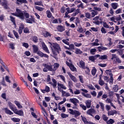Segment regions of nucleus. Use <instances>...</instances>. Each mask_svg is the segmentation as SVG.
Segmentation results:
<instances>
[{
	"label": "nucleus",
	"mask_w": 124,
	"mask_h": 124,
	"mask_svg": "<svg viewBox=\"0 0 124 124\" xmlns=\"http://www.w3.org/2000/svg\"><path fill=\"white\" fill-rule=\"evenodd\" d=\"M16 12L15 13H13L12 15L18 17L21 20H25V17L26 23L28 24H33V23H34V17L32 16H30L29 13L27 12L24 13L19 9H16Z\"/></svg>",
	"instance_id": "f257e3e1"
},
{
	"label": "nucleus",
	"mask_w": 124,
	"mask_h": 124,
	"mask_svg": "<svg viewBox=\"0 0 124 124\" xmlns=\"http://www.w3.org/2000/svg\"><path fill=\"white\" fill-rule=\"evenodd\" d=\"M48 44L50 45V47L51 48L52 53L55 56H57V52L59 53L60 51H61V46H60L58 44L48 42Z\"/></svg>",
	"instance_id": "f03ea898"
},
{
	"label": "nucleus",
	"mask_w": 124,
	"mask_h": 124,
	"mask_svg": "<svg viewBox=\"0 0 124 124\" xmlns=\"http://www.w3.org/2000/svg\"><path fill=\"white\" fill-rule=\"evenodd\" d=\"M75 10V8H70L68 7L67 8H65V7H63L61 8V13H64L65 11L66 12L65 13V16H64V18H68L69 17V16H68V14L69 13H72V12H74V11Z\"/></svg>",
	"instance_id": "7ed1b4c3"
},
{
	"label": "nucleus",
	"mask_w": 124,
	"mask_h": 124,
	"mask_svg": "<svg viewBox=\"0 0 124 124\" xmlns=\"http://www.w3.org/2000/svg\"><path fill=\"white\" fill-rule=\"evenodd\" d=\"M43 66L44 67L43 69L44 72H48V70L49 71H54V69H53V66L52 65L43 63Z\"/></svg>",
	"instance_id": "20e7f679"
},
{
	"label": "nucleus",
	"mask_w": 124,
	"mask_h": 124,
	"mask_svg": "<svg viewBox=\"0 0 124 124\" xmlns=\"http://www.w3.org/2000/svg\"><path fill=\"white\" fill-rule=\"evenodd\" d=\"M69 113L71 115H74L75 116V117H78V116H80L81 115V113H80V111L75 110H74L72 109H69Z\"/></svg>",
	"instance_id": "39448f33"
},
{
	"label": "nucleus",
	"mask_w": 124,
	"mask_h": 124,
	"mask_svg": "<svg viewBox=\"0 0 124 124\" xmlns=\"http://www.w3.org/2000/svg\"><path fill=\"white\" fill-rule=\"evenodd\" d=\"M13 111L15 114L18 115V116H24V111H23V110H18L17 108H15V109Z\"/></svg>",
	"instance_id": "423d86ee"
},
{
	"label": "nucleus",
	"mask_w": 124,
	"mask_h": 124,
	"mask_svg": "<svg viewBox=\"0 0 124 124\" xmlns=\"http://www.w3.org/2000/svg\"><path fill=\"white\" fill-rule=\"evenodd\" d=\"M36 54L38 55V56H39L40 57H41V58L44 57V58H46V59H48L49 58V56H48V55L46 54H44L43 53V52L39 50L38 51V52L36 53Z\"/></svg>",
	"instance_id": "0eeeda50"
},
{
	"label": "nucleus",
	"mask_w": 124,
	"mask_h": 124,
	"mask_svg": "<svg viewBox=\"0 0 124 124\" xmlns=\"http://www.w3.org/2000/svg\"><path fill=\"white\" fill-rule=\"evenodd\" d=\"M70 102H71V103H73L75 106H78V105L77 104V103H78L79 100L77 98H70Z\"/></svg>",
	"instance_id": "6e6552de"
},
{
	"label": "nucleus",
	"mask_w": 124,
	"mask_h": 124,
	"mask_svg": "<svg viewBox=\"0 0 124 124\" xmlns=\"http://www.w3.org/2000/svg\"><path fill=\"white\" fill-rule=\"evenodd\" d=\"M42 48L44 50V51H45L46 53H47V54H50V51H49V49H48V47H47V46L45 44V43L44 42H41Z\"/></svg>",
	"instance_id": "1a4fd4ad"
},
{
	"label": "nucleus",
	"mask_w": 124,
	"mask_h": 124,
	"mask_svg": "<svg viewBox=\"0 0 124 124\" xmlns=\"http://www.w3.org/2000/svg\"><path fill=\"white\" fill-rule=\"evenodd\" d=\"M2 110L5 111V113L7 114V115H13V112H12L11 110H10L8 108H2Z\"/></svg>",
	"instance_id": "9d476101"
},
{
	"label": "nucleus",
	"mask_w": 124,
	"mask_h": 124,
	"mask_svg": "<svg viewBox=\"0 0 124 124\" xmlns=\"http://www.w3.org/2000/svg\"><path fill=\"white\" fill-rule=\"evenodd\" d=\"M78 65L80 68H85V65H86V63L83 61H79V63H78Z\"/></svg>",
	"instance_id": "9b49d317"
},
{
	"label": "nucleus",
	"mask_w": 124,
	"mask_h": 124,
	"mask_svg": "<svg viewBox=\"0 0 124 124\" xmlns=\"http://www.w3.org/2000/svg\"><path fill=\"white\" fill-rule=\"evenodd\" d=\"M8 106H9L10 109L12 110V111H14V110L15 109V105H14L12 103H11L10 101L8 102Z\"/></svg>",
	"instance_id": "f8f14e48"
},
{
	"label": "nucleus",
	"mask_w": 124,
	"mask_h": 124,
	"mask_svg": "<svg viewBox=\"0 0 124 124\" xmlns=\"http://www.w3.org/2000/svg\"><path fill=\"white\" fill-rule=\"evenodd\" d=\"M57 29L58 31H59L60 32H62V31H65V28L64 26L62 25L58 26Z\"/></svg>",
	"instance_id": "ddd939ff"
},
{
	"label": "nucleus",
	"mask_w": 124,
	"mask_h": 124,
	"mask_svg": "<svg viewBox=\"0 0 124 124\" xmlns=\"http://www.w3.org/2000/svg\"><path fill=\"white\" fill-rule=\"evenodd\" d=\"M86 113L87 115H90V116H93V114H94V113H95V109L93 108H90L87 111Z\"/></svg>",
	"instance_id": "4468645a"
},
{
	"label": "nucleus",
	"mask_w": 124,
	"mask_h": 124,
	"mask_svg": "<svg viewBox=\"0 0 124 124\" xmlns=\"http://www.w3.org/2000/svg\"><path fill=\"white\" fill-rule=\"evenodd\" d=\"M68 74L71 80L73 81L75 83H77V78H76V77H74V76L72 75L71 73H68Z\"/></svg>",
	"instance_id": "2eb2a0df"
},
{
	"label": "nucleus",
	"mask_w": 124,
	"mask_h": 124,
	"mask_svg": "<svg viewBox=\"0 0 124 124\" xmlns=\"http://www.w3.org/2000/svg\"><path fill=\"white\" fill-rule=\"evenodd\" d=\"M0 4L2 5V6H3L4 8L5 9H7L8 8V6H7V1L5 0L3 2H1L0 3Z\"/></svg>",
	"instance_id": "dca6fc26"
},
{
	"label": "nucleus",
	"mask_w": 124,
	"mask_h": 124,
	"mask_svg": "<svg viewBox=\"0 0 124 124\" xmlns=\"http://www.w3.org/2000/svg\"><path fill=\"white\" fill-rule=\"evenodd\" d=\"M118 112L116 110H112L108 111V116H114V115H116Z\"/></svg>",
	"instance_id": "f3484780"
},
{
	"label": "nucleus",
	"mask_w": 124,
	"mask_h": 124,
	"mask_svg": "<svg viewBox=\"0 0 124 124\" xmlns=\"http://www.w3.org/2000/svg\"><path fill=\"white\" fill-rule=\"evenodd\" d=\"M87 30L86 29H83L82 27H78L77 31L79 32V33H83V32H86Z\"/></svg>",
	"instance_id": "a211bd4d"
},
{
	"label": "nucleus",
	"mask_w": 124,
	"mask_h": 124,
	"mask_svg": "<svg viewBox=\"0 0 124 124\" xmlns=\"http://www.w3.org/2000/svg\"><path fill=\"white\" fill-rule=\"evenodd\" d=\"M85 103L86 105L87 108H90L92 106V100H86Z\"/></svg>",
	"instance_id": "6ab92c4d"
},
{
	"label": "nucleus",
	"mask_w": 124,
	"mask_h": 124,
	"mask_svg": "<svg viewBox=\"0 0 124 124\" xmlns=\"http://www.w3.org/2000/svg\"><path fill=\"white\" fill-rule=\"evenodd\" d=\"M52 81L53 83H52V82H49V84H50V85H52V86H53L54 88H56L57 85V80H56V79H55L54 78H52Z\"/></svg>",
	"instance_id": "aec40b11"
},
{
	"label": "nucleus",
	"mask_w": 124,
	"mask_h": 124,
	"mask_svg": "<svg viewBox=\"0 0 124 124\" xmlns=\"http://www.w3.org/2000/svg\"><path fill=\"white\" fill-rule=\"evenodd\" d=\"M24 24L23 23H21L18 29V33L19 34H21L22 32H23V30H24Z\"/></svg>",
	"instance_id": "412c9836"
},
{
	"label": "nucleus",
	"mask_w": 124,
	"mask_h": 124,
	"mask_svg": "<svg viewBox=\"0 0 124 124\" xmlns=\"http://www.w3.org/2000/svg\"><path fill=\"white\" fill-rule=\"evenodd\" d=\"M14 102L15 104H16V105L17 106V108H18V109H22V108H23V106H22V105H21L20 102L18 101H15Z\"/></svg>",
	"instance_id": "4be33fe9"
},
{
	"label": "nucleus",
	"mask_w": 124,
	"mask_h": 124,
	"mask_svg": "<svg viewBox=\"0 0 124 124\" xmlns=\"http://www.w3.org/2000/svg\"><path fill=\"white\" fill-rule=\"evenodd\" d=\"M74 11L75 13H73L71 15V16H73V17L76 16V15L79 14V13H81V12H80V9H77V10H75Z\"/></svg>",
	"instance_id": "5701e85b"
},
{
	"label": "nucleus",
	"mask_w": 124,
	"mask_h": 124,
	"mask_svg": "<svg viewBox=\"0 0 124 124\" xmlns=\"http://www.w3.org/2000/svg\"><path fill=\"white\" fill-rule=\"evenodd\" d=\"M122 63V60L117 57L116 60H113V64H116V63Z\"/></svg>",
	"instance_id": "b1692460"
},
{
	"label": "nucleus",
	"mask_w": 124,
	"mask_h": 124,
	"mask_svg": "<svg viewBox=\"0 0 124 124\" xmlns=\"http://www.w3.org/2000/svg\"><path fill=\"white\" fill-rule=\"evenodd\" d=\"M98 49L99 52H102V51H106L108 48L104 46H98Z\"/></svg>",
	"instance_id": "393cba45"
},
{
	"label": "nucleus",
	"mask_w": 124,
	"mask_h": 124,
	"mask_svg": "<svg viewBox=\"0 0 124 124\" xmlns=\"http://www.w3.org/2000/svg\"><path fill=\"white\" fill-rule=\"evenodd\" d=\"M92 11L91 13V16H92V17L93 18V17H94V16L97 15V14H98V12L94 10H93Z\"/></svg>",
	"instance_id": "a878e982"
},
{
	"label": "nucleus",
	"mask_w": 124,
	"mask_h": 124,
	"mask_svg": "<svg viewBox=\"0 0 124 124\" xmlns=\"http://www.w3.org/2000/svg\"><path fill=\"white\" fill-rule=\"evenodd\" d=\"M42 92L43 93H45V92L46 93H49V92H50V87H49V86H46L45 90H42Z\"/></svg>",
	"instance_id": "bb28decb"
},
{
	"label": "nucleus",
	"mask_w": 124,
	"mask_h": 124,
	"mask_svg": "<svg viewBox=\"0 0 124 124\" xmlns=\"http://www.w3.org/2000/svg\"><path fill=\"white\" fill-rule=\"evenodd\" d=\"M111 5L113 9H117L119 6V4L117 3H112Z\"/></svg>",
	"instance_id": "cd10ccee"
},
{
	"label": "nucleus",
	"mask_w": 124,
	"mask_h": 124,
	"mask_svg": "<svg viewBox=\"0 0 124 124\" xmlns=\"http://www.w3.org/2000/svg\"><path fill=\"white\" fill-rule=\"evenodd\" d=\"M69 68H70V69H71V71H73V72L77 71V69L72 64L69 65Z\"/></svg>",
	"instance_id": "c85d7f7f"
},
{
	"label": "nucleus",
	"mask_w": 124,
	"mask_h": 124,
	"mask_svg": "<svg viewBox=\"0 0 124 124\" xmlns=\"http://www.w3.org/2000/svg\"><path fill=\"white\" fill-rule=\"evenodd\" d=\"M83 69H84L86 74H87L88 75L90 74V72H91V71L90 70V68L89 67L86 66L84 68H83Z\"/></svg>",
	"instance_id": "c756f323"
},
{
	"label": "nucleus",
	"mask_w": 124,
	"mask_h": 124,
	"mask_svg": "<svg viewBox=\"0 0 124 124\" xmlns=\"http://www.w3.org/2000/svg\"><path fill=\"white\" fill-rule=\"evenodd\" d=\"M33 50L34 53H35V54H36L37 52L39 51L38 50V47H37L35 45H33Z\"/></svg>",
	"instance_id": "7c9ffc66"
},
{
	"label": "nucleus",
	"mask_w": 124,
	"mask_h": 124,
	"mask_svg": "<svg viewBox=\"0 0 124 124\" xmlns=\"http://www.w3.org/2000/svg\"><path fill=\"white\" fill-rule=\"evenodd\" d=\"M112 90L115 93H118V91H119V86H118V85H114Z\"/></svg>",
	"instance_id": "2f4dec72"
},
{
	"label": "nucleus",
	"mask_w": 124,
	"mask_h": 124,
	"mask_svg": "<svg viewBox=\"0 0 124 124\" xmlns=\"http://www.w3.org/2000/svg\"><path fill=\"white\" fill-rule=\"evenodd\" d=\"M58 87L61 88L63 90H66V87L62 83H58Z\"/></svg>",
	"instance_id": "473e14b6"
},
{
	"label": "nucleus",
	"mask_w": 124,
	"mask_h": 124,
	"mask_svg": "<svg viewBox=\"0 0 124 124\" xmlns=\"http://www.w3.org/2000/svg\"><path fill=\"white\" fill-rule=\"evenodd\" d=\"M46 14L47 18H51V17H52V13H51L50 10H47L46 12Z\"/></svg>",
	"instance_id": "72a5a7b5"
},
{
	"label": "nucleus",
	"mask_w": 124,
	"mask_h": 124,
	"mask_svg": "<svg viewBox=\"0 0 124 124\" xmlns=\"http://www.w3.org/2000/svg\"><path fill=\"white\" fill-rule=\"evenodd\" d=\"M99 60H107V59H108V56L106 55H102L100 57V58H99Z\"/></svg>",
	"instance_id": "f704fd0d"
},
{
	"label": "nucleus",
	"mask_w": 124,
	"mask_h": 124,
	"mask_svg": "<svg viewBox=\"0 0 124 124\" xmlns=\"http://www.w3.org/2000/svg\"><path fill=\"white\" fill-rule=\"evenodd\" d=\"M92 72V75L93 76H94V75H95V74H96V69H95V67H93L92 69V70L91 71Z\"/></svg>",
	"instance_id": "c9c22d12"
},
{
	"label": "nucleus",
	"mask_w": 124,
	"mask_h": 124,
	"mask_svg": "<svg viewBox=\"0 0 124 124\" xmlns=\"http://www.w3.org/2000/svg\"><path fill=\"white\" fill-rule=\"evenodd\" d=\"M63 43H64V44H66V45H69V39H63L62 40Z\"/></svg>",
	"instance_id": "e433bc0d"
},
{
	"label": "nucleus",
	"mask_w": 124,
	"mask_h": 124,
	"mask_svg": "<svg viewBox=\"0 0 124 124\" xmlns=\"http://www.w3.org/2000/svg\"><path fill=\"white\" fill-rule=\"evenodd\" d=\"M83 52L81 50V49L78 48L76 49L75 53L77 54V55H81V54Z\"/></svg>",
	"instance_id": "4c0bfd02"
},
{
	"label": "nucleus",
	"mask_w": 124,
	"mask_h": 124,
	"mask_svg": "<svg viewBox=\"0 0 124 124\" xmlns=\"http://www.w3.org/2000/svg\"><path fill=\"white\" fill-rule=\"evenodd\" d=\"M11 120L13 121V122H15V123H19V122L20 121V119L16 118L15 117L12 118Z\"/></svg>",
	"instance_id": "58836bf2"
},
{
	"label": "nucleus",
	"mask_w": 124,
	"mask_h": 124,
	"mask_svg": "<svg viewBox=\"0 0 124 124\" xmlns=\"http://www.w3.org/2000/svg\"><path fill=\"white\" fill-rule=\"evenodd\" d=\"M59 66H60V64H59V63H54V68L53 69L54 70L53 71L57 70V69H58Z\"/></svg>",
	"instance_id": "ea45409f"
},
{
	"label": "nucleus",
	"mask_w": 124,
	"mask_h": 124,
	"mask_svg": "<svg viewBox=\"0 0 124 124\" xmlns=\"http://www.w3.org/2000/svg\"><path fill=\"white\" fill-rule=\"evenodd\" d=\"M105 84V83L104 82V81H103L102 79H101V78H100V79L99 80V84L100 86H103V85H104Z\"/></svg>",
	"instance_id": "a19ab883"
},
{
	"label": "nucleus",
	"mask_w": 124,
	"mask_h": 124,
	"mask_svg": "<svg viewBox=\"0 0 124 124\" xmlns=\"http://www.w3.org/2000/svg\"><path fill=\"white\" fill-rule=\"evenodd\" d=\"M95 52H96V49L95 48H92L90 50V54L91 55H95Z\"/></svg>",
	"instance_id": "79ce46f5"
},
{
	"label": "nucleus",
	"mask_w": 124,
	"mask_h": 124,
	"mask_svg": "<svg viewBox=\"0 0 124 124\" xmlns=\"http://www.w3.org/2000/svg\"><path fill=\"white\" fill-rule=\"evenodd\" d=\"M35 8L37 9L38 11H43V10H44V8L40 7L37 6H35Z\"/></svg>",
	"instance_id": "37998d69"
},
{
	"label": "nucleus",
	"mask_w": 124,
	"mask_h": 124,
	"mask_svg": "<svg viewBox=\"0 0 124 124\" xmlns=\"http://www.w3.org/2000/svg\"><path fill=\"white\" fill-rule=\"evenodd\" d=\"M106 73H107V74L109 76H112V75H113V74H112V71H111V70H106Z\"/></svg>",
	"instance_id": "c03bdc74"
},
{
	"label": "nucleus",
	"mask_w": 124,
	"mask_h": 124,
	"mask_svg": "<svg viewBox=\"0 0 124 124\" xmlns=\"http://www.w3.org/2000/svg\"><path fill=\"white\" fill-rule=\"evenodd\" d=\"M111 57L112 58H111V60H112L113 62H114V60L115 59L116 60L118 58V56H117V55L115 54H112L111 55Z\"/></svg>",
	"instance_id": "a18cd8bd"
},
{
	"label": "nucleus",
	"mask_w": 124,
	"mask_h": 124,
	"mask_svg": "<svg viewBox=\"0 0 124 124\" xmlns=\"http://www.w3.org/2000/svg\"><path fill=\"white\" fill-rule=\"evenodd\" d=\"M82 121L85 124H88L89 122H87V119L85 117H83L81 116Z\"/></svg>",
	"instance_id": "49530a36"
},
{
	"label": "nucleus",
	"mask_w": 124,
	"mask_h": 124,
	"mask_svg": "<svg viewBox=\"0 0 124 124\" xmlns=\"http://www.w3.org/2000/svg\"><path fill=\"white\" fill-rule=\"evenodd\" d=\"M115 123V121L112 119H110L108 121H107V124H113Z\"/></svg>",
	"instance_id": "de8ad7c7"
},
{
	"label": "nucleus",
	"mask_w": 124,
	"mask_h": 124,
	"mask_svg": "<svg viewBox=\"0 0 124 124\" xmlns=\"http://www.w3.org/2000/svg\"><path fill=\"white\" fill-rule=\"evenodd\" d=\"M23 32H24V33H30V29L28 28H24Z\"/></svg>",
	"instance_id": "09e8293b"
},
{
	"label": "nucleus",
	"mask_w": 124,
	"mask_h": 124,
	"mask_svg": "<svg viewBox=\"0 0 124 124\" xmlns=\"http://www.w3.org/2000/svg\"><path fill=\"white\" fill-rule=\"evenodd\" d=\"M68 88H72L73 87V82L71 81H69L68 82Z\"/></svg>",
	"instance_id": "8fccbe9b"
},
{
	"label": "nucleus",
	"mask_w": 124,
	"mask_h": 124,
	"mask_svg": "<svg viewBox=\"0 0 124 124\" xmlns=\"http://www.w3.org/2000/svg\"><path fill=\"white\" fill-rule=\"evenodd\" d=\"M108 41H109L108 47H110V46H111V45L113 44V43L112 42V39L110 37H108Z\"/></svg>",
	"instance_id": "3c124183"
},
{
	"label": "nucleus",
	"mask_w": 124,
	"mask_h": 124,
	"mask_svg": "<svg viewBox=\"0 0 124 124\" xmlns=\"http://www.w3.org/2000/svg\"><path fill=\"white\" fill-rule=\"evenodd\" d=\"M10 18L12 22L13 23L14 25H15V26H16V23H15V18H14V17H13V16H10Z\"/></svg>",
	"instance_id": "603ef678"
},
{
	"label": "nucleus",
	"mask_w": 124,
	"mask_h": 124,
	"mask_svg": "<svg viewBox=\"0 0 124 124\" xmlns=\"http://www.w3.org/2000/svg\"><path fill=\"white\" fill-rule=\"evenodd\" d=\"M16 1L20 2V3H28V1L27 0H16Z\"/></svg>",
	"instance_id": "864d4df0"
},
{
	"label": "nucleus",
	"mask_w": 124,
	"mask_h": 124,
	"mask_svg": "<svg viewBox=\"0 0 124 124\" xmlns=\"http://www.w3.org/2000/svg\"><path fill=\"white\" fill-rule=\"evenodd\" d=\"M78 78L80 83H82V84H83L84 83V79L83 76H79Z\"/></svg>",
	"instance_id": "5fc2aeb1"
},
{
	"label": "nucleus",
	"mask_w": 124,
	"mask_h": 124,
	"mask_svg": "<svg viewBox=\"0 0 124 124\" xmlns=\"http://www.w3.org/2000/svg\"><path fill=\"white\" fill-rule=\"evenodd\" d=\"M102 119L103 120L105 121V122H107V121H108V117H107V116H106V115L105 114H103L102 115Z\"/></svg>",
	"instance_id": "6e6d98bb"
},
{
	"label": "nucleus",
	"mask_w": 124,
	"mask_h": 124,
	"mask_svg": "<svg viewBox=\"0 0 124 124\" xmlns=\"http://www.w3.org/2000/svg\"><path fill=\"white\" fill-rule=\"evenodd\" d=\"M102 94H103V92L102 91L99 92L97 95V98H100V96H102Z\"/></svg>",
	"instance_id": "4d7b16f0"
},
{
	"label": "nucleus",
	"mask_w": 124,
	"mask_h": 124,
	"mask_svg": "<svg viewBox=\"0 0 124 124\" xmlns=\"http://www.w3.org/2000/svg\"><path fill=\"white\" fill-rule=\"evenodd\" d=\"M122 11H123V9L119 8L115 11V13H116V14H120L122 13Z\"/></svg>",
	"instance_id": "13d9d810"
},
{
	"label": "nucleus",
	"mask_w": 124,
	"mask_h": 124,
	"mask_svg": "<svg viewBox=\"0 0 124 124\" xmlns=\"http://www.w3.org/2000/svg\"><path fill=\"white\" fill-rule=\"evenodd\" d=\"M13 33H14V34L15 37H16V38H17V39H18V38H19V34H18V32H17L16 31L14 30Z\"/></svg>",
	"instance_id": "bf43d9fd"
},
{
	"label": "nucleus",
	"mask_w": 124,
	"mask_h": 124,
	"mask_svg": "<svg viewBox=\"0 0 124 124\" xmlns=\"http://www.w3.org/2000/svg\"><path fill=\"white\" fill-rule=\"evenodd\" d=\"M80 107L83 109V110H84V111H86L87 110V106L84 105L83 104H80L79 105Z\"/></svg>",
	"instance_id": "052dcab7"
},
{
	"label": "nucleus",
	"mask_w": 124,
	"mask_h": 124,
	"mask_svg": "<svg viewBox=\"0 0 124 124\" xmlns=\"http://www.w3.org/2000/svg\"><path fill=\"white\" fill-rule=\"evenodd\" d=\"M80 93H81L80 90L76 89V91L74 92V94H80Z\"/></svg>",
	"instance_id": "680f3d73"
},
{
	"label": "nucleus",
	"mask_w": 124,
	"mask_h": 124,
	"mask_svg": "<svg viewBox=\"0 0 124 124\" xmlns=\"http://www.w3.org/2000/svg\"><path fill=\"white\" fill-rule=\"evenodd\" d=\"M87 87L90 90H95V88H94V87H93V86L92 85H87Z\"/></svg>",
	"instance_id": "e2e57ef3"
},
{
	"label": "nucleus",
	"mask_w": 124,
	"mask_h": 124,
	"mask_svg": "<svg viewBox=\"0 0 124 124\" xmlns=\"http://www.w3.org/2000/svg\"><path fill=\"white\" fill-rule=\"evenodd\" d=\"M99 104L103 111H104V104L102 102H99Z\"/></svg>",
	"instance_id": "0e129e2a"
},
{
	"label": "nucleus",
	"mask_w": 124,
	"mask_h": 124,
	"mask_svg": "<svg viewBox=\"0 0 124 124\" xmlns=\"http://www.w3.org/2000/svg\"><path fill=\"white\" fill-rule=\"evenodd\" d=\"M93 9H94V10H95V11H97H97H99V12L102 11L101 8H100V7H94Z\"/></svg>",
	"instance_id": "69168bd1"
},
{
	"label": "nucleus",
	"mask_w": 124,
	"mask_h": 124,
	"mask_svg": "<svg viewBox=\"0 0 124 124\" xmlns=\"http://www.w3.org/2000/svg\"><path fill=\"white\" fill-rule=\"evenodd\" d=\"M45 37H48V36H51V34L48 31H46L44 33Z\"/></svg>",
	"instance_id": "338daca9"
},
{
	"label": "nucleus",
	"mask_w": 124,
	"mask_h": 124,
	"mask_svg": "<svg viewBox=\"0 0 124 124\" xmlns=\"http://www.w3.org/2000/svg\"><path fill=\"white\" fill-rule=\"evenodd\" d=\"M61 117L62 119H65V118H68V115L66 114L65 113H62L61 114Z\"/></svg>",
	"instance_id": "774afa93"
}]
</instances>
